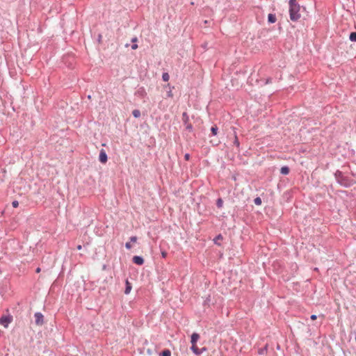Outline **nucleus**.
Returning a JSON list of instances; mask_svg holds the SVG:
<instances>
[{"instance_id":"obj_1","label":"nucleus","mask_w":356,"mask_h":356,"mask_svg":"<svg viewBox=\"0 0 356 356\" xmlns=\"http://www.w3.org/2000/svg\"><path fill=\"white\" fill-rule=\"evenodd\" d=\"M289 15L290 19L293 22L298 21L300 17V10L301 8L302 10H305V7H300V6L296 0H289Z\"/></svg>"},{"instance_id":"obj_2","label":"nucleus","mask_w":356,"mask_h":356,"mask_svg":"<svg viewBox=\"0 0 356 356\" xmlns=\"http://www.w3.org/2000/svg\"><path fill=\"white\" fill-rule=\"evenodd\" d=\"M334 177L338 184L346 188H348L355 183L353 179L344 176L343 172L339 170L334 172Z\"/></svg>"},{"instance_id":"obj_3","label":"nucleus","mask_w":356,"mask_h":356,"mask_svg":"<svg viewBox=\"0 0 356 356\" xmlns=\"http://www.w3.org/2000/svg\"><path fill=\"white\" fill-rule=\"evenodd\" d=\"M181 120H182L184 124L186 126V129L188 130V131H193V125L188 122L189 116L186 112H184L182 113Z\"/></svg>"},{"instance_id":"obj_4","label":"nucleus","mask_w":356,"mask_h":356,"mask_svg":"<svg viewBox=\"0 0 356 356\" xmlns=\"http://www.w3.org/2000/svg\"><path fill=\"white\" fill-rule=\"evenodd\" d=\"M13 316L10 314L3 315L0 318V324L7 328L8 325L13 321Z\"/></svg>"},{"instance_id":"obj_5","label":"nucleus","mask_w":356,"mask_h":356,"mask_svg":"<svg viewBox=\"0 0 356 356\" xmlns=\"http://www.w3.org/2000/svg\"><path fill=\"white\" fill-rule=\"evenodd\" d=\"M35 323L37 325H42L44 323V316L40 312H36L34 314Z\"/></svg>"},{"instance_id":"obj_6","label":"nucleus","mask_w":356,"mask_h":356,"mask_svg":"<svg viewBox=\"0 0 356 356\" xmlns=\"http://www.w3.org/2000/svg\"><path fill=\"white\" fill-rule=\"evenodd\" d=\"M99 161L102 163H106L108 161L107 154L106 153L104 149H101L99 155Z\"/></svg>"},{"instance_id":"obj_7","label":"nucleus","mask_w":356,"mask_h":356,"mask_svg":"<svg viewBox=\"0 0 356 356\" xmlns=\"http://www.w3.org/2000/svg\"><path fill=\"white\" fill-rule=\"evenodd\" d=\"M132 262L136 265L142 266L144 264L145 260L143 257L136 255L133 257Z\"/></svg>"},{"instance_id":"obj_8","label":"nucleus","mask_w":356,"mask_h":356,"mask_svg":"<svg viewBox=\"0 0 356 356\" xmlns=\"http://www.w3.org/2000/svg\"><path fill=\"white\" fill-rule=\"evenodd\" d=\"M200 336L198 333L193 332L191 337V345L197 343V341L200 339Z\"/></svg>"},{"instance_id":"obj_9","label":"nucleus","mask_w":356,"mask_h":356,"mask_svg":"<svg viewBox=\"0 0 356 356\" xmlns=\"http://www.w3.org/2000/svg\"><path fill=\"white\" fill-rule=\"evenodd\" d=\"M131 289H132L131 284L129 282L128 280H126V281H125L124 293L127 294V295L129 294L131 292Z\"/></svg>"},{"instance_id":"obj_10","label":"nucleus","mask_w":356,"mask_h":356,"mask_svg":"<svg viewBox=\"0 0 356 356\" xmlns=\"http://www.w3.org/2000/svg\"><path fill=\"white\" fill-rule=\"evenodd\" d=\"M190 349L192 350V352L197 355H200V348H199L197 346V343L195 344H193V345H191Z\"/></svg>"},{"instance_id":"obj_11","label":"nucleus","mask_w":356,"mask_h":356,"mask_svg":"<svg viewBox=\"0 0 356 356\" xmlns=\"http://www.w3.org/2000/svg\"><path fill=\"white\" fill-rule=\"evenodd\" d=\"M277 18L275 14L270 13L268 15V22L269 24H273L276 22Z\"/></svg>"},{"instance_id":"obj_12","label":"nucleus","mask_w":356,"mask_h":356,"mask_svg":"<svg viewBox=\"0 0 356 356\" xmlns=\"http://www.w3.org/2000/svg\"><path fill=\"white\" fill-rule=\"evenodd\" d=\"M290 172V169L287 165H284L280 169V173L283 175H287Z\"/></svg>"},{"instance_id":"obj_13","label":"nucleus","mask_w":356,"mask_h":356,"mask_svg":"<svg viewBox=\"0 0 356 356\" xmlns=\"http://www.w3.org/2000/svg\"><path fill=\"white\" fill-rule=\"evenodd\" d=\"M268 344H266L264 347L259 348L258 353L261 355L266 354L268 351Z\"/></svg>"},{"instance_id":"obj_14","label":"nucleus","mask_w":356,"mask_h":356,"mask_svg":"<svg viewBox=\"0 0 356 356\" xmlns=\"http://www.w3.org/2000/svg\"><path fill=\"white\" fill-rule=\"evenodd\" d=\"M136 94L138 96L143 97L146 95V92H145V90L144 89V88L142 87V88H138V90L136 92Z\"/></svg>"},{"instance_id":"obj_15","label":"nucleus","mask_w":356,"mask_h":356,"mask_svg":"<svg viewBox=\"0 0 356 356\" xmlns=\"http://www.w3.org/2000/svg\"><path fill=\"white\" fill-rule=\"evenodd\" d=\"M222 238H223V237H222V234H219L214 238V239H213L214 243L216 245H220L219 241L222 240Z\"/></svg>"},{"instance_id":"obj_16","label":"nucleus","mask_w":356,"mask_h":356,"mask_svg":"<svg viewBox=\"0 0 356 356\" xmlns=\"http://www.w3.org/2000/svg\"><path fill=\"white\" fill-rule=\"evenodd\" d=\"M159 356H171V351L169 349H164L159 353Z\"/></svg>"},{"instance_id":"obj_17","label":"nucleus","mask_w":356,"mask_h":356,"mask_svg":"<svg viewBox=\"0 0 356 356\" xmlns=\"http://www.w3.org/2000/svg\"><path fill=\"white\" fill-rule=\"evenodd\" d=\"M218 128L217 125L214 124L211 128V132L212 136H216L218 134Z\"/></svg>"},{"instance_id":"obj_18","label":"nucleus","mask_w":356,"mask_h":356,"mask_svg":"<svg viewBox=\"0 0 356 356\" xmlns=\"http://www.w3.org/2000/svg\"><path fill=\"white\" fill-rule=\"evenodd\" d=\"M349 39L351 42H356V31L350 33Z\"/></svg>"},{"instance_id":"obj_19","label":"nucleus","mask_w":356,"mask_h":356,"mask_svg":"<svg viewBox=\"0 0 356 356\" xmlns=\"http://www.w3.org/2000/svg\"><path fill=\"white\" fill-rule=\"evenodd\" d=\"M132 115L134 118H138L140 116V111L138 109H135L132 111Z\"/></svg>"},{"instance_id":"obj_20","label":"nucleus","mask_w":356,"mask_h":356,"mask_svg":"<svg viewBox=\"0 0 356 356\" xmlns=\"http://www.w3.org/2000/svg\"><path fill=\"white\" fill-rule=\"evenodd\" d=\"M234 145H236L237 148H239L240 147V142L238 139V137L236 134H234Z\"/></svg>"},{"instance_id":"obj_21","label":"nucleus","mask_w":356,"mask_h":356,"mask_svg":"<svg viewBox=\"0 0 356 356\" xmlns=\"http://www.w3.org/2000/svg\"><path fill=\"white\" fill-rule=\"evenodd\" d=\"M170 79V76L168 72H163L162 74V79L163 81H168Z\"/></svg>"},{"instance_id":"obj_22","label":"nucleus","mask_w":356,"mask_h":356,"mask_svg":"<svg viewBox=\"0 0 356 356\" xmlns=\"http://www.w3.org/2000/svg\"><path fill=\"white\" fill-rule=\"evenodd\" d=\"M222 204H223V200H222V198H218L217 200H216V206L218 208H221L222 207Z\"/></svg>"},{"instance_id":"obj_23","label":"nucleus","mask_w":356,"mask_h":356,"mask_svg":"<svg viewBox=\"0 0 356 356\" xmlns=\"http://www.w3.org/2000/svg\"><path fill=\"white\" fill-rule=\"evenodd\" d=\"M261 197H257L256 198L254 199V203L256 204V205H261Z\"/></svg>"},{"instance_id":"obj_24","label":"nucleus","mask_w":356,"mask_h":356,"mask_svg":"<svg viewBox=\"0 0 356 356\" xmlns=\"http://www.w3.org/2000/svg\"><path fill=\"white\" fill-rule=\"evenodd\" d=\"M137 239H138L137 236H131V237H130V242H131H131L135 243V242H136V241H137Z\"/></svg>"},{"instance_id":"obj_25","label":"nucleus","mask_w":356,"mask_h":356,"mask_svg":"<svg viewBox=\"0 0 356 356\" xmlns=\"http://www.w3.org/2000/svg\"><path fill=\"white\" fill-rule=\"evenodd\" d=\"M18 205H19V202H18V201H17V200H14V201H13V202H12V206H13L14 208H17V207H18Z\"/></svg>"},{"instance_id":"obj_26","label":"nucleus","mask_w":356,"mask_h":356,"mask_svg":"<svg viewBox=\"0 0 356 356\" xmlns=\"http://www.w3.org/2000/svg\"><path fill=\"white\" fill-rule=\"evenodd\" d=\"M125 248L127 249V250H130L131 248H132V245L131 244V242H127L125 243Z\"/></svg>"},{"instance_id":"obj_27","label":"nucleus","mask_w":356,"mask_h":356,"mask_svg":"<svg viewBox=\"0 0 356 356\" xmlns=\"http://www.w3.org/2000/svg\"><path fill=\"white\" fill-rule=\"evenodd\" d=\"M190 158H191V156H190V154H189L188 153L185 154V155H184V159H185L186 161H188V160L190 159Z\"/></svg>"},{"instance_id":"obj_28","label":"nucleus","mask_w":356,"mask_h":356,"mask_svg":"<svg viewBox=\"0 0 356 356\" xmlns=\"http://www.w3.org/2000/svg\"><path fill=\"white\" fill-rule=\"evenodd\" d=\"M167 96H168V97H172L173 94H172V90H170L169 91H168V92H167Z\"/></svg>"},{"instance_id":"obj_29","label":"nucleus","mask_w":356,"mask_h":356,"mask_svg":"<svg viewBox=\"0 0 356 356\" xmlns=\"http://www.w3.org/2000/svg\"><path fill=\"white\" fill-rule=\"evenodd\" d=\"M168 253L165 251L161 252V255L163 258H165L167 257Z\"/></svg>"},{"instance_id":"obj_30","label":"nucleus","mask_w":356,"mask_h":356,"mask_svg":"<svg viewBox=\"0 0 356 356\" xmlns=\"http://www.w3.org/2000/svg\"><path fill=\"white\" fill-rule=\"evenodd\" d=\"M207 348L206 347H203V348H200V355H201L202 353H204V352H205V351H207Z\"/></svg>"},{"instance_id":"obj_31","label":"nucleus","mask_w":356,"mask_h":356,"mask_svg":"<svg viewBox=\"0 0 356 356\" xmlns=\"http://www.w3.org/2000/svg\"><path fill=\"white\" fill-rule=\"evenodd\" d=\"M210 302V296L207 298V299L204 300V305H207Z\"/></svg>"},{"instance_id":"obj_32","label":"nucleus","mask_w":356,"mask_h":356,"mask_svg":"<svg viewBox=\"0 0 356 356\" xmlns=\"http://www.w3.org/2000/svg\"><path fill=\"white\" fill-rule=\"evenodd\" d=\"M310 318L312 320L314 321L317 318V316L316 314H312V315H311Z\"/></svg>"},{"instance_id":"obj_33","label":"nucleus","mask_w":356,"mask_h":356,"mask_svg":"<svg viewBox=\"0 0 356 356\" xmlns=\"http://www.w3.org/2000/svg\"><path fill=\"white\" fill-rule=\"evenodd\" d=\"M137 48H138V44H133L131 45V49H134V50H135V49H136Z\"/></svg>"},{"instance_id":"obj_34","label":"nucleus","mask_w":356,"mask_h":356,"mask_svg":"<svg viewBox=\"0 0 356 356\" xmlns=\"http://www.w3.org/2000/svg\"><path fill=\"white\" fill-rule=\"evenodd\" d=\"M102 35H101V34H99V35H98V38H97V40H98V42H99V43H100V42H101V41H102Z\"/></svg>"},{"instance_id":"obj_35","label":"nucleus","mask_w":356,"mask_h":356,"mask_svg":"<svg viewBox=\"0 0 356 356\" xmlns=\"http://www.w3.org/2000/svg\"><path fill=\"white\" fill-rule=\"evenodd\" d=\"M137 41H138V39H137V38H136V37H134V38H133L131 39V42H137Z\"/></svg>"},{"instance_id":"obj_36","label":"nucleus","mask_w":356,"mask_h":356,"mask_svg":"<svg viewBox=\"0 0 356 356\" xmlns=\"http://www.w3.org/2000/svg\"><path fill=\"white\" fill-rule=\"evenodd\" d=\"M211 143H212L213 146H217L218 145V142L213 143V140H211Z\"/></svg>"},{"instance_id":"obj_37","label":"nucleus","mask_w":356,"mask_h":356,"mask_svg":"<svg viewBox=\"0 0 356 356\" xmlns=\"http://www.w3.org/2000/svg\"><path fill=\"white\" fill-rule=\"evenodd\" d=\"M35 271H36V273H40V268H37Z\"/></svg>"},{"instance_id":"obj_38","label":"nucleus","mask_w":356,"mask_h":356,"mask_svg":"<svg viewBox=\"0 0 356 356\" xmlns=\"http://www.w3.org/2000/svg\"><path fill=\"white\" fill-rule=\"evenodd\" d=\"M271 82V79H268L267 81H266V83H270Z\"/></svg>"},{"instance_id":"obj_39","label":"nucleus","mask_w":356,"mask_h":356,"mask_svg":"<svg viewBox=\"0 0 356 356\" xmlns=\"http://www.w3.org/2000/svg\"><path fill=\"white\" fill-rule=\"evenodd\" d=\"M77 249H78V250H81V245H79L77 246Z\"/></svg>"}]
</instances>
